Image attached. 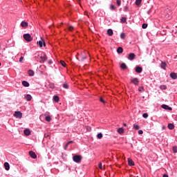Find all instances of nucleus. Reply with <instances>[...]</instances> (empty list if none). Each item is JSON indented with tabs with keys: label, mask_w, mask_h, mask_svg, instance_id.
I'll list each match as a JSON object with an SVG mask.
<instances>
[{
	"label": "nucleus",
	"mask_w": 177,
	"mask_h": 177,
	"mask_svg": "<svg viewBox=\"0 0 177 177\" xmlns=\"http://www.w3.org/2000/svg\"><path fill=\"white\" fill-rule=\"evenodd\" d=\"M71 143H74V141H69L67 142V145L68 146V145H71Z\"/></svg>",
	"instance_id": "nucleus-47"
},
{
	"label": "nucleus",
	"mask_w": 177,
	"mask_h": 177,
	"mask_svg": "<svg viewBox=\"0 0 177 177\" xmlns=\"http://www.w3.org/2000/svg\"><path fill=\"white\" fill-rule=\"evenodd\" d=\"M24 133H25V135H26V136H29V135H31V131L28 129H25Z\"/></svg>",
	"instance_id": "nucleus-14"
},
{
	"label": "nucleus",
	"mask_w": 177,
	"mask_h": 177,
	"mask_svg": "<svg viewBox=\"0 0 177 177\" xmlns=\"http://www.w3.org/2000/svg\"><path fill=\"white\" fill-rule=\"evenodd\" d=\"M142 28H147V24H143L142 26Z\"/></svg>",
	"instance_id": "nucleus-41"
},
{
	"label": "nucleus",
	"mask_w": 177,
	"mask_h": 177,
	"mask_svg": "<svg viewBox=\"0 0 177 177\" xmlns=\"http://www.w3.org/2000/svg\"><path fill=\"white\" fill-rule=\"evenodd\" d=\"M162 109H164L165 110H169V111H172V108H171L167 104H162L161 106Z\"/></svg>",
	"instance_id": "nucleus-6"
},
{
	"label": "nucleus",
	"mask_w": 177,
	"mask_h": 177,
	"mask_svg": "<svg viewBox=\"0 0 177 177\" xmlns=\"http://www.w3.org/2000/svg\"><path fill=\"white\" fill-rule=\"evenodd\" d=\"M162 129H165V126L162 127Z\"/></svg>",
	"instance_id": "nucleus-54"
},
{
	"label": "nucleus",
	"mask_w": 177,
	"mask_h": 177,
	"mask_svg": "<svg viewBox=\"0 0 177 177\" xmlns=\"http://www.w3.org/2000/svg\"><path fill=\"white\" fill-rule=\"evenodd\" d=\"M68 31H73L74 30V27L73 26L68 25Z\"/></svg>",
	"instance_id": "nucleus-29"
},
{
	"label": "nucleus",
	"mask_w": 177,
	"mask_h": 177,
	"mask_svg": "<svg viewBox=\"0 0 177 177\" xmlns=\"http://www.w3.org/2000/svg\"><path fill=\"white\" fill-rule=\"evenodd\" d=\"M110 8L111 10H115L117 9V7H115L114 5H111Z\"/></svg>",
	"instance_id": "nucleus-37"
},
{
	"label": "nucleus",
	"mask_w": 177,
	"mask_h": 177,
	"mask_svg": "<svg viewBox=\"0 0 177 177\" xmlns=\"http://www.w3.org/2000/svg\"><path fill=\"white\" fill-rule=\"evenodd\" d=\"M160 89H162V91H165V89H167V85H160Z\"/></svg>",
	"instance_id": "nucleus-26"
},
{
	"label": "nucleus",
	"mask_w": 177,
	"mask_h": 177,
	"mask_svg": "<svg viewBox=\"0 0 177 177\" xmlns=\"http://www.w3.org/2000/svg\"><path fill=\"white\" fill-rule=\"evenodd\" d=\"M124 10H125V11L128 10V6H125V7H124Z\"/></svg>",
	"instance_id": "nucleus-50"
},
{
	"label": "nucleus",
	"mask_w": 177,
	"mask_h": 177,
	"mask_svg": "<svg viewBox=\"0 0 177 177\" xmlns=\"http://www.w3.org/2000/svg\"><path fill=\"white\" fill-rule=\"evenodd\" d=\"M118 6H121V0H117Z\"/></svg>",
	"instance_id": "nucleus-39"
},
{
	"label": "nucleus",
	"mask_w": 177,
	"mask_h": 177,
	"mask_svg": "<svg viewBox=\"0 0 177 177\" xmlns=\"http://www.w3.org/2000/svg\"><path fill=\"white\" fill-rule=\"evenodd\" d=\"M26 99L28 102H30L31 100V99H32V97H31V95L30 94H28L26 96Z\"/></svg>",
	"instance_id": "nucleus-23"
},
{
	"label": "nucleus",
	"mask_w": 177,
	"mask_h": 177,
	"mask_svg": "<svg viewBox=\"0 0 177 177\" xmlns=\"http://www.w3.org/2000/svg\"><path fill=\"white\" fill-rule=\"evenodd\" d=\"M68 8H70V5L68 4Z\"/></svg>",
	"instance_id": "nucleus-55"
},
{
	"label": "nucleus",
	"mask_w": 177,
	"mask_h": 177,
	"mask_svg": "<svg viewBox=\"0 0 177 177\" xmlns=\"http://www.w3.org/2000/svg\"><path fill=\"white\" fill-rule=\"evenodd\" d=\"M136 57V55H135V53H131L129 55L128 59L129 60H133Z\"/></svg>",
	"instance_id": "nucleus-7"
},
{
	"label": "nucleus",
	"mask_w": 177,
	"mask_h": 177,
	"mask_svg": "<svg viewBox=\"0 0 177 177\" xmlns=\"http://www.w3.org/2000/svg\"><path fill=\"white\" fill-rule=\"evenodd\" d=\"M28 75H29L30 77L34 76V72H33L32 70H29V71H28Z\"/></svg>",
	"instance_id": "nucleus-24"
},
{
	"label": "nucleus",
	"mask_w": 177,
	"mask_h": 177,
	"mask_svg": "<svg viewBox=\"0 0 177 177\" xmlns=\"http://www.w3.org/2000/svg\"><path fill=\"white\" fill-rule=\"evenodd\" d=\"M125 37H126L125 33H124V32L121 33L120 38L122 39H125Z\"/></svg>",
	"instance_id": "nucleus-34"
},
{
	"label": "nucleus",
	"mask_w": 177,
	"mask_h": 177,
	"mask_svg": "<svg viewBox=\"0 0 177 177\" xmlns=\"http://www.w3.org/2000/svg\"><path fill=\"white\" fill-rule=\"evenodd\" d=\"M142 71H143V68L140 66H137L136 68V72L138 73V74H140V73H142Z\"/></svg>",
	"instance_id": "nucleus-10"
},
{
	"label": "nucleus",
	"mask_w": 177,
	"mask_h": 177,
	"mask_svg": "<svg viewBox=\"0 0 177 177\" xmlns=\"http://www.w3.org/2000/svg\"><path fill=\"white\" fill-rule=\"evenodd\" d=\"M21 27H23V28H27V27H28V23L23 21L21 23Z\"/></svg>",
	"instance_id": "nucleus-8"
},
{
	"label": "nucleus",
	"mask_w": 177,
	"mask_h": 177,
	"mask_svg": "<svg viewBox=\"0 0 177 177\" xmlns=\"http://www.w3.org/2000/svg\"><path fill=\"white\" fill-rule=\"evenodd\" d=\"M45 120L46 121H47V122H50V121L52 120V118H50V116L48 115L46 117Z\"/></svg>",
	"instance_id": "nucleus-25"
},
{
	"label": "nucleus",
	"mask_w": 177,
	"mask_h": 177,
	"mask_svg": "<svg viewBox=\"0 0 177 177\" xmlns=\"http://www.w3.org/2000/svg\"><path fill=\"white\" fill-rule=\"evenodd\" d=\"M0 66H1V62H0Z\"/></svg>",
	"instance_id": "nucleus-56"
},
{
	"label": "nucleus",
	"mask_w": 177,
	"mask_h": 177,
	"mask_svg": "<svg viewBox=\"0 0 177 177\" xmlns=\"http://www.w3.org/2000/svg\"><path fill=\"white\" fill-rule=\"evenodd\" d=\"M133 128H135L136 129V131L140 129V126L136 124H133Z\"/></svg>",
	"instance_id": "nucleus-28"
},
{
	"label": "nucleus",
	"mask_w": 177,
	"mask_h": 177,
	"mask_svg": "<svg viewBox=\"0 0 177 177\" xmlns=\"http://www.w3.org/2000/svg\"><path fill=\"white\" fill-rule=\"evenodd\" d=\"M118 133H122L123 132H124V129H122V128H119L118 129Z\"/></svg>",
	"instance_id": "nucleus-32"
},
{
	"label": "nucleus",
	"mask_w": 177,
	"mask_h": 177,
	"mask_svg": "<svg viewBox=\"0 0 177 177\" xmlns=\"http://www.w3.org/2000/svg\"><path fill=\"white\" fill-rule=\"evenodd\" d=\"M128 164L130 167H133V165H135V162H133V160L131 158H128Z\"/></svg>",
	"instance_id": "nucleus-12"
},
{
	"label": "nucleus",
	"mask_w": 177,
	"mask_h": 177,
	"mask_svg": "<svg viewBox=\"0 0 177 177\" xmlns=\"http://www.w3.org/2000/svg\"><path fill=\"white\" fill-rule=\"evenodd\" d=\"M120 20L121 23H127V17H122Z\"/></svg>",
	"instance_id": "nucleus-27"
},
{
	"label": "nucleus",
	"mask_w": 177,
	"mask_h": 177,
	"mask_svg": "<svg viewBox=\"0 0 177 177\" xmlns=\"http://www.w3.org/2000/svg\"><path fill=\"white\" fill-rule=\"evenodd\" d=\"M124 127H127V124L126 123H124Z\"/></svg>",
	"instance_id": "nucleus-53"
},
{
	"label": "nucleus",
	"mask_w": 177,
	"mask_h": 177,
	"mask_svg": "<svg viewBox=\"0 0 177 177\" xmlns=\"http://www.w3.org/2000/svg\"><path fill=\"white\" fill-rule=\"evenodd\" d=\"M142 117H143L144 118H147V117H149V114H147V113H144V114H142Z\"/></svg>",
	"instance_id": "nucleus-40"
},
{
	"label": "nucleus",
	"mask_w": 177,
	"mask_h": 177,
	"mask_svg": "<svg viewBox=\"0 0 177 177\" xmlns=\"http://www.w3.org/2000/svg\"><path fill=\"white\" fill-rule=\"evenodd\" d=\"M131 83L134 85H139V79L138 77H135L131 80Z\"/></svg>",
	"instance_id": "nucleus-4"
},
{
	"label": "nucleus",
	"mask_w": 177,
	"mask_h": 177,
	"mask_svg": "<svg viewBox=\"0 0 177 177\" xmlns=\"http://www.w3.org/2000/svg\"><path fill=\"white\" fill-rule=\"evenodd\" d=\"M139 92H145V88L143 86H140L138 88Z\"/></svg>",
	"instance_id": "nucleus-35"
},
{
	"label": "nucleus",
	"mask_w": 177,
	"mask_h": 177,
	"mask_svg": "<svg viewBox=\"0 0 177 177\" xmlns=\"http://www.w3.org/2000/svg\"><path fill=\"white\" fill-rule=\"evenodd\" d=\"M100 101L101 102V103H103L104 104V103H106V101H104V100L103 99V97H100Z\"/></svg>",
	"instance_id": "nucleus-38"
},
{
	"label": "nucleus",
	"mask_w": 177,
	"mask_h": 177,
	"mask_svg": "<svg viewBox=\"0 0 177 177\" xmlns=\"http://www.w3.org/2000/svg\"><path fill=\"white\" fill-rule=\"evenodd\" d=\"M53 99L56 103H59V100H60V98L57 95H55Z\"/></svg>",
	"instance_id": "nucleus-17"
},
{
	"label": "nucleus",
	"mask_w": 177,
	"mask_h": 177,
	"mask_svg": "<svg viewBox=\"0 0 177 177\" xmlns=\"http://www.w3.org/2000/svg\"><path fill=\"white\" fill-rule=\"evenodd\" d=\"M64 149H65V150L67 149V144H66V143L64 145Z\"/></svg>",
	"instance_id": "nucleus-49"
},
{
	"label": "nucleus",
	"mask_w": 177,
	"mask_h": 177,
	"mask_svg": "<svg viewBox=\"0 0 177 177\" xmlns=\"http://www.w3.org/2000/svg\"><path fill=\"white\" fill-rule=\"evenodd\" d=\"M37 45H39L40 48H42V46H46V44H45V41H44L42 39L37 41Z\"/></svg>",
	"instance_id": "nucleus-5"
},
{
	"label": "nucleus",
	"mask_w": 177,
	"mask_h": 177,
	"mask_svg": "<svg viewBox=\"0 0 177 177\" xmlns=\"http://www.w3.org/2000/svg\"><path fill=\"white\" fill-rule=\"evenodd\" d=\"M73 160L75 162H77V164H80V162L82 161V156L75 155L73 157Z\"/></svg>",
	"instance_id": "nucleus-1"
},
{
	"label": "nucleus",
	"mask_w": 177,
	"mask_h": 177,
	"mask_svg": "<svg viewBox=\"0 0 177 177\" xmlns=\"http://www.w3.org/2000/svg\"><path fill=\"white\" fill-rule=\"evenodd\" d=\"M29 155L32 158H37V154H35L32 151H29Z\"/></svg>",
	"instance_id": "nucleus-11"
},
{
	"label": "nucleus",
	"mask_w": 177,
	"mask_h": 177,
	"mask_svg": "<svg viewBox=\"0 0 177 177\" xmlns=\"http://www.w3.org/2000/svg\"><path fill=\"white\" fill-rule=\"evenodd\" d=\"M162 177H168V174H164Z\"/></svg>",
	"instance_id": "nucleus-52"
},
{
	"label": "nucleus",
	"mask_w": 177,
	"mask_h": 177,
	"mask_svg": "<svg viewBox=\"0 0 177 177\" xmlns=\"http://www.w3.org/2000/svg\"><path fill=\"white\" fill-rule=\"evenodd\" d=\"M68 15L70 16H71V15H73V12L71 11V8H70V11H69V13H68Z\"/></svg>",
	"instance_id": "nucleus-46"
},
{
	"label": "nucleus",
	"mask_w": 177,
	"mask_h": 177,
	"mask_svg": "<svg viewBox=\"0 0 177 177\" xmlns=\"http://www.w3.org/2000/svg\"><path fill=\"white\" fill-rule=\"evenodd\" d=\"M167 127H168L169 129H171V130H172L175 128V125H174V124H172V123H169Z\"/></svg>",
	"instance_id": "nucleus-22"
},
{
	"label": "nucleus",
	"mask_w": 177,
	"mask_h": 177,
	"mask_svg": "<svg viewBox=\"0 0 177 177\" xmlns=\"http://www.w3.org/2000/svg\"><path fill=\"white\" fill-rule=\"evenodd\" d=\"M24 38L25 40L27 41V42H31V41H32V37H31V35L30 34L24 35Z\"/></svg>",
	"instance_id": "nucleus-2"
},
{
	"label": "nucleus",
	"mask_w": 177,
	"mask_h": 177,
	"mask_svg": "<svg viewBox=\"0 0 177 177\" xmlns=\"http://www.w3.org/2000/svg\"><path fill=\"white\" fill-rule=\"evenodd\" d=\"M117 52H118V53L121 54V53H122V52H124V48H122V47H119L117 49Z\"/></svg>",
	"instance_id": "nucleus-21"
},
{
	"label": "nucleus",
	"mask_w": 177,
	"mask_h": 177,
	"mask_svg": "<svg viewBox=\"0 0 177 177\" xmlns=\"http://www.w3.org/2000/svg\"><path fill=\"white\" fill-rule=\"evenodd\" d=\"M4 167H5V169H6V171H9V169H10V166L9 165L8 162H5Z\"/></svg>",
	"instance_id": "nucleus-16"
},
{
	"label": "nucleus",
	"mask_w": 177,
	"mask_h": 177,
	"mask_svg": "<svg viewBox=\"0 0 177 177\" xmlns=\"http://www.w3.org/2000/svg\"><path fill=\"white\" fill-rule=\"evenodd\" d=\"M107 34L109 35V37H113V34H114V32L111 29H108Z\"/></svg>",
	"instance_id": "nucleus-19"
},
{
	"label": "nucleus",
	"mask_w": 177,
	"mask_h": 177,
	"mask_svg": "<svg viewBox=\"0 0 177 177\" xmlns=\"http://www.w3.org/2000/svg\"><path fill=\"white\" fill-rule=\"evenodd\" d=\"M60 64L63 66V67H66V62L63 60L60 61Z\"/></svg>",
	"instance_id": "nucleus-33"
},
{
	"label": "nucleus",
	"mask_w": 177,
	"mask_h": 177,
	"mask_svg": "<svg viewBox=\"0 0 177 177\" xmlns=\"http://www.w3.org/2000/svg\"><path fill=\"white\" fill-rule=\"evenodd\" d=\"M140 3H142V0H136V5L137 6H139V5H140Z\"/></svg>",
	"instance_id": "nucleus-30"
},
{
	"label": "nucleus",
	"mask_w": 177,
	"mask_h": 177,
	"mask_svg": "<svg viewBox=\"0 0 177 177\" xmlns=\"http://www.w3.org/2000/svg\"><path fill=\"white\" fill-rule=\"evenodd\" d=\"M120 68H122V70H127V64H125V63H122L120 65Z\"/></svg>",
	"instance_id": "nucleus-20"
},
{
	"label": "nucleus",
	"mask_w": 177,
	"mask_h": 177,
	"mask_svg": "<svg viewBox=\"0 0 177 177\" xmlns=\"http://www.w3.org/2000/svg\"><path fill=\"white\" fill-rule=\"evenodd\" d=\"M50 88H51L52 89H53V88H55V84H50Z\"/></svg>",
	"instance_id": "nucleus-45"
},
{
	"label": "nucleus",
	"mask_w": 177,
	"mask_h": 177,
	"mask_svg": "<svg viewBox=\"0 0 177 177\" xmlns=\"http://www.w3.org/2000/svg\"><path fill=\"white\" fill-rule=\"evenodd\" d=\"M14 117H16L17 118H21L23 117V113L20 111H15L14 113Z\"/></svg>",
	"instance_id": "nucleus-3"
},
{
	"label": "nucleus",
	"mask_w": 177,
	"mask_h": 177,
	"mask_svg": "<svg viewBox=\"0 0 177 177\" xmlns=\"http://www.w3.org/2000/svg\"><path fill=\"white\" fill-rule=\"evenodd\" d=\"M23 60H24V57H21L19 58V63H22L23 62Z\"/></svg>",
	"instance_id": "nucleus-43"
},
{
	"label": "nucleus",
	"mask_w": 177,
	"mask_h": 177,
	"mask_svg": "<svg viewBox=\"0 0 177 177\" xmlns=\"http://www.w3.org/2000/svg\"><path fill=\"white\" fill-rule=\"evenodd\" d=\"M22 85L24 86L28 87V86H30V83H28V82H27V81H23Z\"/></svg>",
	"instance_id": "nucleus-18"
},
{
	"label": "nucleus",
	"mask_w": 177,
	"mask_h": 177,
	"mask_svg": "<svg viewBox=\"0 0 177 177\" xmlns=\"http://www.w3.org/2000/svg\"><path fill=\"white\" fill-rule=\"evenodd\" d=\"M41 62H46L48 60V57H46V55L44 54L42 56L40 57Z\"/></svg>",
	"instance_id": "nucleus-9"
},
{
	"label": "nucleus",
	"mask_w": 177,
	"mask_h": 177,
	"mask_svg": "<svg viewBox=\"0 0 177 177\" xmlns=\"http://www.w3.org/2000/svg\"><path fill=\"white\" fill-rule=\"evenodd\" d=\"M170 77L172 80H177V74L176 73H170Z\"/></svg>",
	"instance_id": "nucleus-13"
},
{
	"label": "nucleus",
	"mask_w": 177,
	"mask_h": 177,
	"mask_svg": "<svg viewBox=\"0 0 177 177\" xmlns=\"http://www.w3.org/2000/svg\"><path fill=\"white\" fill-rule=\"evenodd\" d=\"M173 151H174V153H177V147H173Z\"/></svg>",
	"instance_id": "nucleus-42"
},
{
	"label": "nucleus",
	"mask_w": 177,
	"mask_h": 177,
	"mask_svg": "<svg viewBox=\"0 0 177 177\" xmlns=\"http://www.w3.org/2000/svg\"><path fill=\"white\" fill-rule=\"evenodd\" d=\"M48 64H52V60H49V61L48 62Z\"/></svg>",
	"instance_id": "nucleus-51"
},
{
	"label": "nucleus",
	"mask_w": 177,
	"mask_h": 177,
	"mask_svg": "<svg viewBox=\"0 0 177 177\" xmlns=\"http://www.w3.org/2000/svg\"><path fill=\"white\" fill-rule=\"evenodd\" d=\"M138 134L139 135H143V131L142 130H139L138 131Z\"/></svg>",
	"instance_id": "nucleus-44"
},
{
	"label": "nucleus",
	"mask_w": 177,
	"mask_h": 177,
	"mask_svg": "<svg viewBox=\"0 0 177 177\" xmlns=\"http://www.w3.org/2000/svg\"><path fill=\"white\" fill-rule=\"evenodd\" d=\"M97 139H102L103 138V134L102 133H100L97 135Z\"/></svg>",
	"instance_id": "nucleus-31"
},
{
	"label": "nucleus",
	"mask_w": 177,
	"mask_h": 177,
	"mask_svg": "<svg viewBox=\"0 0 177 177\" xmlns=\"http://www.w3.org/2000/svg\"><path fill=\"white\" fill-rule=\"evenodd\" d=\"M63 86H64V88H65L66 89H67V84H63Z\"/></svg>",
	"instance_id": "nucleus-48"
},
{
	"label": "nucleus",
	"mask_w": 177,
	"mask_h": 177,
	"mask_svg": "<svg viewBox=\"0 0 177 177\" xmlns=\"http://www.w3.org/2000/svg\"><path fill=\"white\" fill-rule=\"evenodd\" d=\"M167 63L166 62H161V65H160V67L161 68H162L163 70H165V68H167Z\"/></svg>",
	"instance_id": "nucleus-15"
},
{
	"label": "nucleus",
	"mask_w": 177,
	"mask_h": 177,
	"mask_svg": "<svg viewBox=\"0 0 177 177\" xmlns=\"http://www.w3.org/2000/svg\"><path fill=\"white\" fill-rule=\"evenodd\" d=\"M98 167L100 168V169H104V167H103V165L102 164V162H100L98 164Z\"/></svg>",
	"instance_id": "nucleus-36"
}]
</instances>
